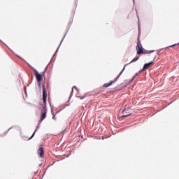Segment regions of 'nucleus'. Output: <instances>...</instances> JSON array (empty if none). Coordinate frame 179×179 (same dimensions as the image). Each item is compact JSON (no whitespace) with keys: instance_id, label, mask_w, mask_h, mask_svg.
<instances>
[{"instance_id":"nucleus-1","label":"nucleus","mask_w":179,"mask_h":179,"mask_svg":"<svg viewBox=\"0 0 179 179\" xmlns=\"http://www.w3.org/2000/svg\"><path fill=\"white\" fill-rule=\"evenodd\" d=\"M43 100L44 106L43 107L44 112L42 113L41 117V121H43L47 117V108H45V104L47 103V91H45V85H43Z\"/></svg>"},{"instance_id":"nucleus-2","label":"nucleus","mask_w":179,"mask_h":179,"mask_svg":"<svg viewBox=\"0 0 179 179\" xmlns=\"http://www.w3.org/2000/svg\"><path fill=\"white\" fill-rule=\"evenodd\" d=\"M128 64H126L124 66V67L123 68L122 71L119 74V76H117L116 78H115L114 81H111L109 83H105L103 85V87H108L109 86H111V85H113V83H115V82H117V80H118V78L121 76V75H122V72H124V71H125V66H127V65H128Z\"/></svg>"},{"instance_id":"nucleus-3","label":"nucleus","mask_w":179,"mask_h":179,"mask_svg":"<svg viewBox=\"0 0 179 179\" xmlns=\"http://www.w3.org/2000/svg\"><path fill=\"white\" fill-rule=\"evenodd\" d=\"M136 50L137 54L138 55H141V54H142V52H143V48H142V45H141L140 41H138V42H137V45H136Z\"/></svg>"},{"instance_id":"nucleus-4","label":"nucleus","mask_w":179,"mask_h":179,"mask_svg":"<svg viewBox=\"0 0 179 179\" xmlns=\"http://www.w3.org/2000/svg\"><path fill=\"white\" fill-rule=\"evenodd\" d=\"M34 75L36 78V80L37 82L39 83L41 82V80H43V76L40 73H38V71H37V70H34Z\"/></svg>"},{"instance_id":"nucleus-5","label":"nucleus","mask_w":179,"mask_h":179,"mask_svg":"<svg viewBox=\"0 0 179 179\" xmlns=\"http://www.w3.org/2000/svg\"><path fill=\"white\" fill-rule=\"evenodd\" d=\"M154 62H150V63H147L145 64H144L143 68L142 69V72H143L144 71H146V69H148V68L150 66V65H153Z\"/></svg>"},{"instance_id":"nucleus-6","label":"nucleus","mask_w":179,"mask_h":179,"mask_svg":"<svg viewBox=\"0 0 179 179\" xmlns=\"http://www.w3.org/2000/svg\"><path fill=\"white\" fill-rule=\"evenodd\" d=\"M152 52H155V50H143L142 54H152Z\"/></svg>"},{"instance_id":"nucleus-7","label":"nucleus","mask_w":179,"mask_h":179,"mask_svg":"<svg viewBox=\"0 0 179 179\" xmlns=\"http://www.w3.org/2000/svg\"><path fill=\"white\" fill-rule=\"evenodd\" d=\"M138 59H139V57H137L133 59L131 61L130 64H132L133 62H136V61H138Z\"/></svg>"},{"instance_id":"nucleus-8","label":"nucleus","mask_w":179,"mask_h":179,"mask_svg":"<svg viewBox=\"0 0 179 179\" xmlns=\"http://www.w3.org/2000/svg\"><path fill=\"white\" fill-rule=\"evenodd\" d=\"M129 115H131V114L122 115V118H127V117H129Z\"/></svg>"},{"instance_id":"nucleus-9","label":"nucleus","mask_w":179,"mask_h":179,"mask_svg":"<svg viewBox=\"0 0 179 179\" xmlns=\"http://www.w3.org/2000/svg\"><path fill=\"white\" fill-rule=\"evenodd\" d=\"M176 45H179V43H177V44L172 45H171L170 47H171H171H176Z\"/></svg>"},{"instance_id":"nucleus-10","label":"nucleus","mask_w":179,"mask_h":179,"mask_svg":"<svg viewBox=\"0 0 179 179\" xmlns=\"http://www.w3.org/2000/svg\"><path fill=\"white\" fill-rule=\"evenodd\" d=\"M53 120H57V117H55V115L52 117Z\"/></svg>"},{"instance_id":"nucleus-11","label":"nucleus","mask_w":179,"mask_h":179,"mask_svg":"<svg viewBox=\"0 0 179 179\" xmlns=\"http://www.w3.org/2000/svg\"><path fill=\"white\" fill-rule=\"evenodd\" d=\"M83 99H85V96L80 97V100H83Z\"/></svg>"},{"instance_id":"nucleus-12","label":"nucleus","mask_w":179,"mask_h":179,"mask_svg":"<svg viewBox=\"0 0 179 179\" xmlns=\"http://www.w3.org/2000/svg\"><path fill=\"white\" fill-rule=\"evenodd\" d=\"M32 135H36V131H34Z\"/></svg>"},{"instance_id":"nucleus-13","label":"nucleus","mask_w":179,"mask_h":179,"mask_svg":"<svg viewBox=\"0 0 179 179\" xmlns=\"http://www.w3.org/2000/svg\"><path fill=\"white\" fill-rule=\"evenodd\" d=\"M62 134H65V132H64V131H62Z\"/></svg>"}]
</instances>
